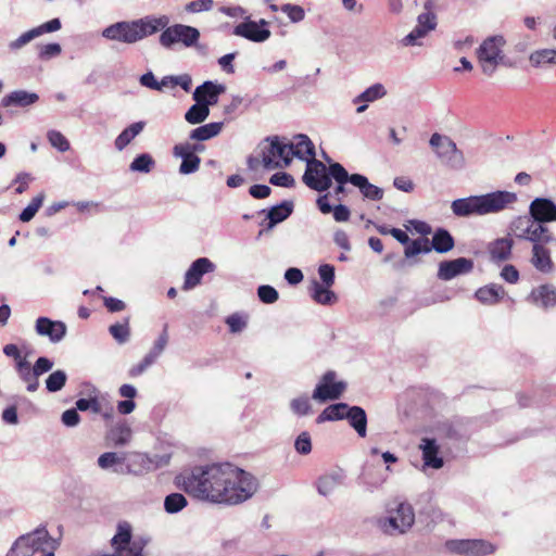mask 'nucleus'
<instances>
[{"label": "nucleus", "instance_id": "obj_1", "mask_svg": "<svg viewBox=\"0 0 556 556\" xmlns=\"http://www.w3.org/2000/svg\"><path fill=\"white\" fill-rule=\"evenodd\" d=\"M176 484L199 500L227 505L245 502L258 488L255 477L228 463L194 467L178 475Z\"/></svg>", "mask_w": 556, "mask_h": 556}, {"label": "nucleus", "instance_id": "obj_2", "mask_svg": "<svg viewBox=\"0 0 556 556\" xmlns=\"http://www.w3.org/2000/svg\"><path fill=\"white\" fill-rule=\"evenodd\" d=\"M167 24H169L167 15H148L134 21H122L111 24L102 29L101 35L111 41L134 45L162 30Z\"/></svg>", "mask_w": 556, "mask_h": 556}, {"label": "nucleus", "instance_id": "obj_3", "mask_svg": "<svg viewBox=\"0 0 556 556\" xmlns=\"http://www.w3.org/2000/svg\"><path fill=\"white\" fill-rule=\"evenodd\" d=\"M516 201V193L497 190L485 194L456 199L451 203V210L457 217L484 216L500 213Z\"/></svg>", "mask_w": 556, "mask_h": 556}, {"label": "nucleus", "instance_id": "obj_4", "mask_svg": "<svg viewBox=\"0 0 556 556\" xmlns=\"http://www.w3.org/2000/svg\"><path fill=\"white\" fill-rule=\"evenodd\" d=\"M507 40L503 35H492L482 40L476 51L477 60L482 73L493 76L497 67H515L516 62L505 53Z\"/></svg>", "mask_w": 556, "mask_h": 556}, {"label": "nucleus", "instance_id": "obj_5", "mask_svg": "<svg viewBox=\"0 0 556 556\" xmlns=\"http://www.w3.org/2000/svg\"><path fill=\"white\" fill-rule=\"evenodd\" d=\"M288 150L278 138L269 140L268 144L264 146L261 151V159L250 157L249 167L257 169L263 166L264 169L271 170L275 168H283L289 166L291 157H289Z\"/></svg>", "mask_w": 556, "mask_h": 556}, {"label": "nucleus", "instance_id": "obj_6", "mask_svg": "<svg viewBox=\"0 0 556 556\" xmlns=\"http://www.w3.org/2000/svg\"><path fill=\"white\" fill-rule=\"evenodd\" d=\"M510 229L519 239L535 244H548L555 241V237L545 225L540 224L531 216H519L510 224Z\"/></svg>", "mask_w": 556, "mask_h": 556}, {"label": "nucleus", "instance_id": "obj_7", "mask_svg": "<svg viewBox=\"0 0 556 556\" xmlns=\"http://www.w3.org/2000/svg\"><path fill=\"white\" fill-rule=\"evenodd\" d=\"M330 174L338 184L350 181L359 189L363 197L370 201H379L383 198V189L369 182L368 178L361 174L349 175L340 163L330 164Z\"/></svg>", "mask_w": 556, "mask_h": 556}, {"label": "nucleus", "instance_id": "obj_8", "mask_svg": "<svg viewBox=\"0 0 556 556\" xmlns=\"http://www.w3.org/2000/svg\"><path fill=\"white\" fill-rule=\"evenodd\" d=\"M160 35V43L162 47L170 49L176 45H181L185 48L195 47L200 39V31L198 28L185 24H174L162 28Z\"/></svg>", "mask_w": 556, "mask_h": 556}, {"label": "nucleus", "instance_id": "obj_9", "mask_svg": "<svg viewBox=\"0 0 556 556\" xmlns=\"http://www.w3.org/2000/svg\"><path fill=\"white\" fill-rule=\"evenodd\" d=\"M389 514L388 517L380 520V527L386 533H404L415 522V513L408 503L397 504L395 509L389 510Z\"/></svg>", "mask_w": 556, "mask_h": 556}, {"label": "nucleus", "instance_id": "obj_10", "mask_svg": "<svg viewBox=\"0 0 556 556\" xmlns=\"http://www.w3.org/2000/svg\"><path fill=\"white\" fill-rule=\"evenodd\" d=\"M438 157L452 168L459 169L464 166L463 152L457 149L456 143L447 136L433 134L429 141Z\"/></svg>", "mask_w": 556, "mask_h": 556}, {"label": "nucleus", "instance_id": "obj_11", "mask_svg": "<svg viewBox=\"0 0 556 556\" xmlns=\"http://www.w3.org/2000/svg\"><path fill=\"white\" fill-rule=\"evenodd\" d=\"M345 389L346 383L337 380V374L329 370L323 375L319 382L316 384L312 397L320 403L334 401L341 397Z\"/></svg>", "mask_w": 556, "mask_h": 556}, {"label": "nucleus", "instance_id": "obj_12", "mask_svg": "<svg viewBox=\"0 0 556 556\" xmlns=\"http://www.w3.org/2000/svg\"><path fill=\"white\" fill-rule=\"evenodd\" d=\"M332 175L330 174V168L327 169L326 165L313 159L306 163V170L303 175L304 184L316 191H326L331 186Z\"/></svg>", "mask_w": 556, "mask_h": 556}, {"label": "nucleus", "instance_id": "obj_13", "mask_svg": "<svg viewBox=\"0 0 556 556\" xmlns=\"http://www.w3.org/2000/svg\"><path fill=\"white\" fill-rule=\"evenodd\" d=\"M446 547L464 556H485L495 551V546L485 540H451L446 542Z\"/></svg>", "mask_w": 556, "mask_h": 556}, {"label": "nucleus", "instance_id": "obj_14", "mask_svg": "<svg viewBox=\"0 0 556 556\" xmlns=\"http://www.w3.org/2000/svg\"><path fill=\"white\" fill-rule=\"evenodd\" d=\"M425 8L427 11L418 15L415 28L403 38L404 46H420L421 43L418 40L435 29L437 15L430 11L428 3Z\"/></svg>", "mask_w": 556, "mask_h": 556}, {"label": "nucleus", "instance_id": "obj_15", "mask_svg": "<svg viewBox=\"0 0 556 556\" xmlns=\"http://www.w3.org/2000/svg\"><path fill=\"white\" fill-rule=\"evenodd\" d=\"M29 535V545L33 554L40 552L41 556H54L58 548V542L53 539L45 526H39L34 531L26 533Z\"/></svg>", "mask_w": 556, "mask_h": 556}, {"label": "nucleus", "instance_id": "obj_16", "mask_svg": "<svg viewBox=\"0 0 556 556\" xmlns=\"http://www.w3.org/2000/svg\"><path fill=\"white\" fill-rule=\"evenodd\" d=\"M529 214L542 225L556 223V203L548 198H535L529 205Z\"/></svg>", "mask_w": 556, "mask_h": 556}, {"label": "nucleus", "instance_id": "obj_17", "mask_svg": "<svg viewBox=\"0 0 556 556\" xmlns=\"http://www.w3.org/2000/svg\"><path fill=\"white\" fill-rule=\"evenodd\" d=\"M215 270V264L206 257H200L195 260L185 274V281L182 289L191 290L197 287L203 277L207 273Z\"/></svg>", "mask_w": 556, "mask_h": 556}, {"label": "nucleus", "instance_id": "obj_18", "mask_svg": "<svg viewBox=\"0 0 556 556\" xmlns=\"http://www.w3.org/2000/svg\"><path fill=\"white\" fill-rule=\"evenodd\" d=\"M472 268L473 262L466 257L443 261L439 264L438 278L447 281L456 276L470 273Z\"/></svg>", "mask_w": 556, "mask_h": 556}, {"label": "nucleus", "instance_id": "obj_19", "mask_svg": "<svg viewBox=\"0 0 556 556\" xmlns=\"http://www.w3.org/2000/svg\"><path fill=\"white\" fill-rule=\"evenodd\" d=\"M288 150L289 157H298L308 163L315 159V147L312 140L303 134L293 137L289 143H285Z\"/></svg>", "mask_w": 556, "mask_h": 556}, {"label": "nucleus", "instance_id": "obj_20", "mask_svg": "<svg viewBox=\"0 0 556 556\" xmlns=\"http://www.w3.org/2000/svg\"><path fill=\"white\" fill-rule=\"evenodd\" d=\"M35 329L39 336L48 337L53 343L60 342L66 334V325L63 321H53L47 317H39Z\"/></svg>", "mask_w": 556, "mask_h": 556}, {"label": "nucleus", "instance_id": "obj_21", "mask_svg": "<svg viewBox=\"0 0 556 556\" xmlns=\"http://www.w3.org/2000/svg\"><path fill=\"white\" fill-rule=\"evenodd\" d=\"M233 35L253 42H264L270 37L271 33L268 28H261L258 23L249 18L235 26Z\"/></svg>", "mask_w": 556, "mask_h": 556}, {"label": "nucleus", "instance_id": "obj_22", "mask_svg": "<svg viewBox=\"0 0 556 556\" xmlns=\"http://www.w3.org/2000/svg\"><path fill=\"white\" fill-rule=\"evenodd\" d=\"M529 301L542 308L556 306V288L553 285H541L533 289L529 295Z\"/></svg>", "mask_w": 556, "mask_h": 556}, {"label": "nucleus", "instance_id": "obj_23", "mask_svg": "<svg viewBox=\"0 0 556 556\" xmlns=\"http://www.w3.org/2000/svg\"><path fill=\"white\" fill-rule=\"evenodd\" d=\"M225 91V86L215 84L213 81H205L201 86L197 87L193 92V99L195 102L207 103V106L215 104L218 99V94Z\"/></svg>", "mask_w": 556, "mask_h": 556}, {"label": "nucleus", "instance_id": "obj_24", "mask_svg": "<svg viewBox=\"0 0 556 556\" xmlns=\"http://www.w3.org/2000/svg\"><path fill=\"white\" fill-rule=\"evenodd\" d=\"M344 480L345 473L342 470L326 473L317 480V491L323 496H329L344 483Z\"/></svg>", "mask_w": 556, "mask_h": 556}, {"label": "nucleus", "instance_id": "obj_25", "mask_svg": "<svg viewBox=\"0 0 556 556\" xmlns=\"http://www.w3.org/2000/svg\"><path fill=\"white\" fill-rule=\"evenodd\" d=\"M531 264L533 267L544 274L553 270L554 264L551 257V251L545 244H535L532 247Z\"/></svg>", "mask_w": 556, "mask_h": 556}, {"label": "nucleus", "instance_id": "obj_26", "mask_svg": "<svg viewBox=\"0 0 556 556\" xmlns=\"http://www.w3.org/2000/svg\"><path fill=\"white\" fill-rule=\"evenodd\" d=\"M419 447L422 451L426 466L434 469H440L443 466V459L438 456L439 445L434 439L424 438Z\"/></svg>", "mask_w": 556, "mask_h": 556}, {"label": "nucleus", "instance_id": "obj_27", "mask_svg": "<svg viewBox=\"0 0 556 556\" xmlns=\"http://www.w3.org/2000/svg\"><path fill=\"white\" fill-rule=\"evenodd\" d=\"M345 419L359 438L367 435V415L362 407L349 405Z\"/></svg>", "mask_w": 556, "mask_h": 556}, {"label": "nucleus", "instance_id": "obj_28", "mask_svg": "<svg viewBox=\"0 0 556 556\" xmlns=\"http://www.w3.org/2000/svg\"><path fill=\"white\" fill-rule=\"evenodd\" d=\"M38 94L35 92H28L26 90H15L7 94L1 100V105L4 108L10 106H28L37 102Z\"/></svg>", "mask_w": 556, "mask_h": 556}, {"label": "nucleus", "instance_id": "obj_29", "mask_svg": "<svg viewBox=\"0 0 556 556\" xmlns=\"http://www.w3.org/2000/svg\"><path fill=\"white\" fill-rule=\"evenodd\" d=\"M504 289L502 286L496 283H491L489 286H484L479 288L475 296L476 299L484 304V305H494L500 302V300L504 296Z\"/></svg>", "mask_w": 556, "mask_h": 556}, {"label": "nucleus", "instance_id": "obj_30", "mask_svg": "<svg viewBox=\"0 0 556 556\" xmlns=\"http://www.w3.org/2000/svg\"><path fill=\"white\" fill-rule=\"evenodd\" d=\"M513 245L514 241L508 237L496 239L489 247L491 258L497 262L508 260L511 255Z\"/></svg>", "mask_w": 556, "mask_h": 556}, {"label": "nucleus", "instance_id": "obj_31", "mask_svg": "<svg viewBox=\"0 0 556 556\" xmlns=\"http://www.w3.org/2000/svg\"><path fill=\"white\" fill-rule=\"evenodd\" d=\"M529 62L535 68L556 66V49L535 50L530 53Z\"/></svg>", "mask_w": 556, "mask_h": 556}, {"label": "nucleus", "instance_id": "obj_32", "mask_svg": "<svg viewBox=\"0 0 556 556\" xmlns=\"http://www.w3.org/2000/svg\"><path fill=\"white\" fill-rule=\"evenodd\" d=\"M132 431L128 424L125 421L117 422L108 432V439L115 446H124L131 440Z\"/></svg>", "mask_w": 556, "mask_h": 556}, {"label": "nucleus", "instance_id": "obj_33", "mask_svg": "<svg viewBox=\"0 0 556 556\" xmlns=\"http://www.w3.org/2000/svg\"><path fill=\"white\" fill-rule=\"evenodd\" d=\"M144 122H136L126 127L115 139L117 151H123L144 128Z\"/></svg>", "mask_w": 556, "mask_h": 556}, {"label": "nucleus", "instance_id": "obj_34", "mask_svg": "<svg viewBox=\"0 0 556 556\" xmlns=\"http://www.w3.org/2000/svg\"><path fill=\"white\" fill-rule=\"evenodd\" d=\"M349 405L346 403H337L327 406L316 418L317 424L326 421H337L345 419Z\"/></svg>", "mask_w": 556, "mask_h": 556}, {"label": "nucleus", "instance_id": "obj_35", "mask_svg": "<svg viewBox=\"0 0 556 556\" xmlns=\"http://www.w3.org/2000/svg\"><path fill=\"white\" fill-rule=\"evenodd\" d=\"M222 122L208 123L191 130L189 138L195 141H205L216 137L223 129Z\"/></svg>", "mask_w": 556, "mask_h": 556}, {"label": "nucleus", "instance_id": "obj_36", "mask_svg": "<svg viewBox=\"0 0 556 556\" xmlns=\"http://www.w3.org/2000/svg\"><path fill=\"white\" fill-rule=\"evenodd\" d=\"M293 211V203L290 201H283L282 203L273 206L267 214L269 219V227H274L278 223L287 219Z\"/></svg>", "mask_w": 556, "mask_h": 556}, {"label": "nucleus", "instance_id": "obj_37", "mask_svg": "<svg viewBox=\"0 0 556 556\" xmlns=\"http://www.w3.org/2000/svg\"><path fill=\"white\" fill-rule=\"evenodd\" d=\"M329 288L330 287L323 286L321 283L314 281L311 290V296L318 304L331 305L337 302V295Z\"/></svg>", "mask_w": 556, "mask_h": 556}, {"label": "nucleus", "instance_id": "obj_38", "mask_svg": "<svg viewBox=\"0 0 556 556\" xmlns=\"http://www.w3.org/2000/svg\"><path fill=\"white\" fill-rule=\"evenodd\" d=\"M90 410L100 415L104 420L110 421L114 417V407L104 396H91Z\"/></svg>", "mask_w": 556, "mask_h": 556}, {"label": "nucleus", "instance_id": "obj_39", "mask_svg": "<svg viewBox=\"0 0 556 556\" xmlns=\"http://www.w3.org/2000/svg\"><path fill=\"white\" fill-rule=\"evenodd\" d=\"M129 472L135 475H142L144 472L153 471L151 456L144 453H134L128 466Z\"/></svg>", "mask_w": 556, "mask_h": 556}, {"label": "nucleus", "instance_id": "obj_40", "mask_svg": "<svg viewBox=\"0 0 556 556\" xmlns=\"http://www.w3.org/2000/svg\"><path fill=\"white\" fill-rule=\"evenodd\" d=\"M431 244L438 253H446L453 249L454 239L447 230L438 229L432 237Z\"/></svg>", "mask_w": 556, "mask_h": 556}, {"label": "nucleus", "instance_id": "obj_41", "mask_svg": "<svg viewBox=\"0 0 556 556\" xmlns=\"http://www.w3.org/2000/svg\"><path fill=\"white\" fill-rule=\"evenodd\" d=\"M387 94V90L384 86L380 83L374 84L367 89H365L361 94H358L356 98H354L353 102H365L370 103L376 100H379L383 98Z\"/></svg>", "mask_w": 556, "mask_h": 556}, {"label": "nucleus", "instance_id": "obj_42", "mask_svg": "<svg viewBox=\"0 0 556 556\" xmlns=\"http://www.w3.org/2000/svg\"><path fill=\"white\" fill-rule=\"evenodd\" d=\"M210 115L207 103L197 102L185 114V118L189 124H200Z\"/></svg>", "mask_w": 556, "mask_h": 556}, {"label": "nucleus", "instance_id": "obj_43", "mask_svg": "<svg viewBox=\"0 0 556 556\" xmlns=\"http://www.w3.org/2000/svg\"><path fill=\"white\" fill-rule=\"evenodd\" d=\"M290 409L291 412L299 416H307L312 414V404L311 400L306 394L299 395L290 401Z\"/></svg>", "mask_w": 556, "mask_h": 556}, {"label": "nucleus", "instance_id": "obj_44", "mask_svg": "<svg viewBox=\"0 0 556 556\" xmlns=\"http://www.w3.org/2000/svg\"><path fill=\"white\" fill-rule=\"evenodd\" d=\"M38 34L35 28H31L23 34H21L17 38L8 42L7 48L10 52L16 53L26 47L30 41L38 38Z\"/></svg>", "mask_w": 556, "mask_h": 556}, {"label": "nucleus", "instance_id": "obj_45", "mask_svg": "<svg viewBox=\"0 0 556 556\" xmlns=\"http://www.w3.org/2000/svg\"><path fill=\"white\" fill-rule=\"evenodd\" d=\"M187 498L181 493H170L164 500V509L168 514H176L187 506Z\"/></svg>", "mask_w": 556, "mask_h": 556}, {"label": "nucleus", "instance_id": "obj_46", "mask_svg": "<svg viewBox=\"0 0 556 556\" xmlns=\"http://www.w3.org/2000/svg\"><path fill=\"white\" fill-rule=\"evenodd\" d=\"M28 541L29 535L23 534L18 536L9 549L7 556H33V549Z\"/></svg>", "mask_w": 556, "mask_h": 556}, {"label": "nucleus", "instance_id": "obj_47", "mask_svg": "<svg viewBox=\"0 0 556 556\" xmlns=\"http://www.w3.org/2000/svg\"><path fill=\"white\" fill-rule=\"evenodd\" d=\"M154 160L153 157L148 153H142L135 157V160L130 163L129 169L131 172H139V173H150L152 168L154 167Z\"/></svg>", "mask_w": 556, "mask_h": 556}, {"label": "nucleus", "instance_id": "obj_48", "mask_svg": "<svg viewBox=\"0 0 556 556\" xmlns=\"http://www.w3.org/2000/svg\"><path fill=\"white\" fill-rule=\"evenodd\" d=\"M45 198H46V195L43 192L38 193L31 200V202L22 211V213L20 214V219L23 223H27V222L31 220L35 217L38 210L41 207V205L45 201Z\"/></svg>", "mask_w": 556, "mask_h": 556}, {"label": "nucleus", "instance_id": "obj_49", "mask_svg": "<svg viewBox=\"0 0 556 556\" xmlns=\"http://www.w3.org/2000/svg\"><path fill=\"white\" fill-rule=\"evenodd\" d=\"M66 380L67 375L64 370H55L46 379V388L49 392H58L63 389Z\"/></svg>", "mask_w": 556, "mask_h": 556}, {"label": "nucleus", "instance_id": "obj_50", "mask_svg": "<svg viewBox=\"0 0 556 556\" xmlns=\"http://www.w3.org/2000/svg\"><path fill=\"white\" fill-rule=\"evenodd\" d=\"M430 251L431 248L428 245V240L417 239L412 242L408 241V243H406L404 254L407 258H410L420 253H428Z\"/></svg>", "mask_w": 556, "mask_h": 556}, {"label": "nucleus", "instance_id": "obj_51", "mask_svg": "<svg viewBox=\"0 0 556 556\" xmlns=\"http://www.w3.org/2000/svg\"><path fill=\"white\" fill-rule=\"evenodd\" d=\"M280 10L292 23H300L305 18V10L301 5L286 3L280 7Z\"/></svg>", "mask_w": 556, "mask_h": 556}, {"label": "nucleus", "instance_id": "obj_52", "mask_svg": "<svg viewBox=\"0 0 556 556\" xmlns=\"http://www.w3.org/2000/svg\"><path fill=\"white\" fill-rule=\"evenodd\" d=\"M48 140L50 144L58 149L60 152H66L70 150V142L63 134L58 130L48 131Z\"/></svg>", "mask_w": 556, "mask_h": 556}, {"label": "nucleus", "instance_id": "obj_53", "mask_svg": "<svg viewBox=\"0 0 556 556\" xmlns=\"http://www.w3.org/2000/svg\"><path fill=\"white\" fill-rule=\"evenodd\" d=\"M294 448L301 455H307L312 452V439L307 431H303L296 437Z\"/></svg>", "mask_w": 556, "mask_h": 556}, {"label": "nucleus", "instance_id": "obj_54", "mask_svg": "<svg viewBox=\"0 0 556 556\" xmlns=\"http://www.w3.org/2000/svg\"><path fill=\"white\" fill-rule=\"evenodd\" d=\"M109 331L118 343H125L129 339L130 331L127 321L110 326Z\"/></svg>", "mask_w": 556, "mask_h": 556}, {"label": "nucleus", "instance_id": "obj_55", "mask_svg": "<svg viewBox=\"0 0 556 556\" xmlns=\"http://www.w3.org/2000/svg\"><path fill=\"white\" fill-rule=\"evenodd\" d=\"M18 377L26 383V389L28 392H35L39 388V376L33 368L20 372Z\"/></svg>", "mask_w": 556, "mask_h": 556}, {"label": "nucleus", "instance_id": "obj_56", "mask_svg": "<svg viewBox=\"0 0 556 556\" xmlns=\"http://www.w3.org/2000/svg\"><path fill=\"white\" fill-rule=\"evenodd\" d=\"M257 295L263 303L273 304L278 300L277 290L268 285L258 287Z\"/></svg>", "mask_w": 556, "mask_h": 556}, {"label": "nucleus", "instance_id": "obj_57", "mask_svg": "<svg viewBox=\"0 0 556 556\" xmlns=\"http://www.w3.org/2000/svg\"><path fill=\"white\" fill-rule=\"evenodd\" d=\"M200 163L201 160L195 154L190 157L182 159V162L179 166V173L182 175L195 173L200 167Z\"/></svg>", "mask_w": 556, "mask_h": 556}, {"label": "nucleus", "instance_id": "obj_58", "mask_svg": "<svg viewBox=\"0 0 556 556\" xmlns=\"http://www.w3.org/2000/svg\"><path fill=\"white\" fill-rule=\"evenodd\" d=\"M213 0H194L186 4L185 9L189 13H200L212 10Z\"/></svg>", "mask_w": 556, "mask_h": 556}, {"label": "nucleus", "instance_id": "obj_59", "mask_svg": "<svg viewBox=\"0 0 556 556\" xmlns=\"http://www.w3.org/2000/svg\"><path fill=\"white\" fill-rule=\"evenodd\" d=\"M61 421L64 426L73 428L79 425L80 416L76 408L66 409L61 416Z\"/></svg>", "mask_w": 556, "mask_h": 556}, {"label": "nucleus", "instance_id": "obj_60", "mask_svg": "<svg viewBox=\"0 0 556 556\" xmlns=\"http://www.w3.org/2000/svg\"><path fill=\"white\" fill-rule=\"evenodd\" d=\"M318 274L325 286L331 287L334 282V267L329 264L320 265Z\"/></svg>", "mask_w": 556, "mask_h": 556}, {"label": "nucleus", "instance_id": "obj_61", "mask_svg": "<svg viewBox=\"0 0 556 556\" xmlns=\"http://www.w3.org/2000/svg\"><path fill=\"white\" fill-rule=\"evenodd\" d=\"M226 324L228 325L232 333L242 331L247 326V321L238 314H232L228 316L226 319Z\"/></svg>", "mask_w": 556, "mask_h": 556}, {"label": "nucleus", "instance_id": "obj_62", "mask_svg": "<svg viewBox=\"0 0 556 556\" xmlns=\"http://www.w3.org/2000/svg\"><path fill=\"white\" fill-rule=\"evenodd\" d=\"M269 181L274 186L280 187H292L294 185V178L287 173H276L270 177Z\"/></svg>", "mask_w": 556, "mask_h": 556}, {"label": "nucleus", "instance_id": "obj_63", "mask_svg": "<svg viewBox=\"0 0 556 556\" xmlns=\"http://www.w3.org/2000/svg\"><path fill=\"white\" fill-rule=\"evenodd\" d=\"M119 462H121L119 457L117 456L116 453H113V452L103 453L98 458V465L102 469H109L113 465H115Z\"/></svg>", "mask_w": 556, "mask_h": 556}, {"label": "nucleus", "instance_id": "obj_64", "mask_svg": "<svg viewBox=\"0 0 556 556\" xmlns=\"http://www.w3.org/2000/svg\"><path fill=\"white\" fill-rule=\"evenodd\" d=\"M61 46L59 43H48V45H45L41 47L40 49V52H39V56L41 59H50V58H53V56H56L61 53Z\"/></svg>", "mask_w": 556, "mask_h": 556}]
</instances>
